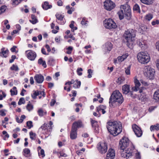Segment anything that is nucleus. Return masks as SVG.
<instances>
[{
  "instance_id": "de8ad7c7",
  "label": "nucleus",
  "mask_w": 159,
  "mask_h": 159,
  "mask_svg": "<svg viewBox=\"0 0 159 159\" xmlns=\"http://www.w3.org/2000/svg\"><path fill=\"white\" fill-rule=\"evenodd\" d=\"M139 29H141L142 31H145L147 29L146 26L144 25H142L140 26Z\"/></svg>"
},
{
  "instance_id": "e2e57ef3",
  "label": "nucleus",
  "mask_w": 159,
  "mask_h": 159,
  "mask_svg": "<svg viewBox=\"0 0 159 159\" xmlns=\"http://www.w3.org/2000/svg\"><path fill=\"white\" fill-rule=\"evenodd\" d=\"M25 116L24 115H22L20 117V120L21 122L20 123H22L23 122V120L25 119Z\"/></svg>"
},
{
  "instance_id": "a19ab883",
  "label": "nucleus",
  "mask_w": 159,
  "mask_h": 159,
  "mask_svg": "<svg viewBox=\"0 0 159 159\" xmlns=\"http://www.w3.org/2000/svg\"><path fill=\"white\" fill-rule=\"evenodd\" d=\"M26 125L28 128L30 129L31 127H33V125L32 124V121H28L26 123Z\"/></svg>"
},
{
  "instance_id": "bb28decb",
  "label": "nucleus",
  "mask_w": 159,
  "mask_h": 159,
  "mask_svg": "<svg viewBox=\"0 0 159 159\" xmlns=\"http://www.w3.org/2000/svg\"><path fill=\"white\" fill-rule=\"evenodd\" d=\"M141 2L147 5H151L154 2L153 0H140Z\"/></svg>"
},
{
  "instance_id": "a878e982",
  "label": "nucleus",
  "mask_w": 159,
  "mask_h": 159,
  "mask_svg": "<svg viewBox=\"0 0 159 159\" xmlns=\"http://www.w3.org/2000/svg\"><path fill=\"white\" fill-rule=\"evenodd\" d=\"M31 18L32 20H30V21L33 24H35L37 22L38 20L34 15H31Z\"/></svg>"
},
{
  "instance_id": "69168bd1",
  "label": "nucleus",
  "mask_w": 159,
  "mask_h": 159,
  "mask_svg": "<svg viewBox=\"0 0 159 159\" xmlns=\"http://www.w3.org/2000/svg\"><path fill=\"white\" fill-rule=\"evenodd\" d=\"M46 48L47 49V51L49 52L51 51V49L49 45L46 44L45 46Z\"/></svg>"
},
{
  "instance_id": "052dcab7",
  "label": "nucleus",
  "mask_w": 159,
  "mask_h": 159,
  "mask_svg": "<svg viewBox=\"0 0 159 159\" xmlns=\"http://www.w3.org/2000/svg\"><path fill=\"white\" fill-rule=\"evenodd\" d=\"M74 21H72L71 22V24L70 25V27L72 29L74 28Z\"/></svg>"
},
{
  "instance_id": "864d4df0",
  "label": "nucleus",
  "mask_w": 159,
  "mask_h": 159,
  "mask_svg": "<svg viewBox=\"0 0 159 159\" xmlns=\"http://www.w3.org/2000/svg\"><path fill=\"white\" fill-rule=\"evenodd\" d=\"M59 154H60V156H59V158H60L61 157H66L67 156V155L62 152H59Z\"/></svg>"
},
{
  "instance_id": "9b49d317",
  "label": "nucleus",
  "mask_w": 159,
  "mask_h": 159,
  "mask_svg": "<svg viewBox=\"0 0 159 159\" xmlns=\"http://www.w3.org/2000/svg\"><path fill=\"white\" fill-rule=\"evenodd\" d=\"M104 3L105 8L108 11H110L111 10L115 7V3L110 0H106L104 2Z\"/></svg>"
},
{
  "instance_id": "f8f14e48",
  "label": "nucleus",
  "mask_w": 159,
  "mask_h": 159,
  "mask_svg": "<svg viewBox=\"0 0 159 159\" xmlns=\"http://www.w3.org/2000/svg\"><path fill=\"white\" fill-rule=\"evenodd\" d=\"M132 128L135 134L137 137H140L142 135L143 132L141 128L136 124L132 125Z\"/></svg>"
},
{
  "instance_id": "5fc2aeb1",
  "label": "nucleus",
  "mask_w": 159,
  "mask_h": 159,
  "mask_svg": "<svg viewBox=\"0 0 159 159\" xmlns=\"http://www.w3.org/2000/svg\"><path fill=\"white\" fill-rule=\"evenodd\" d=\"M88 73L89 74L88 75V77L89 78H90L92 76L91 74V73H92V70L91 69H89L88 70Z\"/></svg>"
},
{
  "instance_id": "774afa93",
  "label": "nucleus",
  "mask_w": 159,
  "mask_h": 159,
  "mask_svg": "<svg viewBox=\"0 0 159 159\" xmlns=\"http://www.w3.org/2000/svg\"><path fill=\"white\" fill-rule=\"evenodd\" d=\"M57 5L59 6H61L62 5V2L61 0H59L57 1Z\"/></svg>"
},
{
  "instance_id": "7c9ffc66",
  "label": "nucleus",
  "mask_w": 159,
  "mask_h": 159,
  "mask_svg": "<svg viewBox=\"0 0 159 159\" xmlns=\"http://www.w3.org/2000/svg\"><path fill=\"white\" fill-rule=\"evenodd\" d=\"M10 92L11 93V96L17 95V91L16 87H13L12 89L10 90Z\"/></svg>"
},
{
  "instance_id": "dca6fc26",
  "label": "nucleus",
  "mask_w": 159,
  "mask_h": 159,
  "mask_svg": "<svg viewBox=\"0 0 159 159\" xmlns=\"http://www.w3.org/2000/svg\"><path fill=\"white\" fill-rule=\"evenodd\" d=\"M90 121L92 127L94 129L95 132L98 133L99 129L97 121L95 120H93L92 118L90 119Z\"/></svg>"
},
{
  "instance_id": "9d476101",
  "label": "nucleus",
  "mask_w": 159,
  "mask_h": 159,
  "mask_svg": "<svg viewBox=\"0 0 159 159\" xmlns=\"http://www.w3.org/2000/svg\"><path fill=\"white\" fill-rule=\"evenodd\" d=\"M97 148L101 153H105L107 151V145L105 142H100L98 144Z\"/></svg>"
},
{
  "instance_id": "0eeeda50",
  "label": "nucleus",
  "mask_w": 159,
  "mask_h": 159,
  "mask_svg": "<svg viewBox=\"0 0 159 159\" xmlns=\"http://www.w3.org/2000/svg\"><path fill=\"white\" fill-rule=\"evenodd\" d=\"M131 148H128L126 150H121V156L122 157L126 158L127 159L132 156L133 150H134V146L131 143Z\"/></svg>"
},
{
  "instance_id": "09e8293b",
  "label": "nucleus",
  "mask_w": 159,
  "mask_h": 159,
  "mask_svg": "<svg viewBox=\"0 0 159 159\" xmlns=\"http://www.w3.org/2000/svg\"><path fill=\"white\" fill-rule=\"evenodd\" d=\"M129 95H130V96L133 98H137L138 97V95L134 94L132 91H130Z\"/></svg>"
},
{
  "instance_id": "8fccbe9b",
  "label": "nucleus",
  "mask_w": 159,
  "mask_h": 159,
  "mask_svg": "<svg viewBox=\"0 0 159 159\" xmlns=\"http://www.w3.org/2000/svg\"><path fill=\"white\" fill-rule=\"evenodd\" d=\"M67 49L68 51L66 52V53L68 54H70L71 53V52L73 49V48L71 47H69L67 48Z\"/></svg>"
},
{
  "instance_id": "5701e85b",
  "label": "nucleus",
  "mask_w": 159,
  "mask_h": 159,
  "mask_svg": "<svg viewBox=\"0 0 159 159\" xmlns=\"http://www.w3.org/2000/svg\"><path fill=\"white\" fill-rule=\"evenodd\" d=\"M42 7L45 10H47L49 8L52 7V6L51 5H49L48 2H45L44 4L42 5Z\"/></svg>"
},
{
  "instance_id": "58836bf2",
  "label": "nucleus",
  "mask_w": 159,
  "mask_h": 159,
  "mask_svg": "<svg viewBox=\"0 0 159 159\" xmlns=\"http://www.w3.org/2000/svg\"><path fill=\"white\" fill-rule=\"evenodd\" d=\"M10 69L12 70L17 71L19 70L18 66L15 65H13L12 66L10 67Z\"/></svg>"
},
{
  "instance_id": "4c0bfd02",
  "label": "nucleus",
  "mask_w": 159,
  "mask_h": 159,
  "mask_svg": "<svg viewBox=\"0 0 159 159\" xmlns=\"http://www.w3.org/2000/svg\"><path fill=\"white\" fill-rule=\"evenodd\" d=\"M30 138L32 140H34L36 138V134L33 133V132L31 131L30 133Z\"/></svg>"
},
{
  "instance_id": "13d9d810",
  "label": "nucleus",
  "mask_w": 159,
  "mask_h": 159,
  "mask_svg": "<svg viewBox=\"0 0 159 159\" xmlns=\"http://www.w3.org/2000/svg\"><path fill=\"white\" fill-rule=\"evenodd\" d=\"M3 96L2 95H0V100L2 99L3 98H5L6 96V94L4 92H2Z\"/></svg>"
},
{
  "instance_id": "a18cd8bd",
  "label": "nucleus",
  "mask_w": 159,
  "mask_h": 159,
  "mask_svg": "<svg viewBox=\"0 0 159 159\" xmlns=\"http://www.w3.org/2000/svg\"><path fill=\"white\" fill-rule=\"evenodd\" d=\"M130 66H129L126 68H125V73L127 75H129L130 74Z\"/></svg>"
},
{
  "instance_id": "393cba45",
  "label": "nucleus",
  "mask_w": 159,
  "mask_h": 159,
  "mask_svg": "<svg viewBox=\"0 0 159 159\" xmlns=\"http://www.w3.org/2000/svg\"><path fill=\"white\" fill-rule=\"evenodd\" d=\"M128 56V53H125V54L123 55L122 56L119 57H118V60L119 61H123L125 59H126Z\"/></svg>"
},
{
  "instance_id": "bf43d9fd",
  "label": "nucleus",
  "mask_w": 159,
  "mask_h": 159,
  "mask_svg": "<svg viewBox=\"0 0 159 159\" xmlns=\"http://www.w3.org/2000/svg\"><path fill=\"white\" fill-rule=\"evenodd\" d=\"M74 11V8L71 7L70 9L69 10L67 11V13L69 14H71L73 11Z\"/></svg>"
},
{
  "instance_id": "1a4fd4ad",
  "label": "nucleus",
  "mask_w": 159,
  "mask_h": 159,
  "mask_svg": "<svg viewBox=\"0 0 159 159\" xmlns=\"http://www.w3.org/2000/svg\"><path fill=\"white\" fill-rule=\"evenodd\" d=\"M129 139L125 137H123L120 141L119 147L120 150L125 149L129 145Z\"/></svg>"
},
{
  "instance_id": "423d86ee",
  "label": "nucleus",
  "mask_w": 159,
  "mask_h": 159,
  "mask_svg": "<svg viewBox=\"0 0 159 159\" xmlns=\"http://www.w3.org/2000/svg\"><path fill=\"white\" fill-rule=\"evenodd\" d=\"M144 74L145 76L150 80L154 79L155 71L154 69L149 66H145L144 68Z\"/></svg>"
},
{
  "instance_id": "0e129e2a",
  "label": "nucleus",
  "mask_w": 159,
  "mask_h": 159,
  "mask_svg": "<svg viewBox=\"0 0 159 159\" xmlns=\"http://www.w3.org/2000/svg\"><path fill=\"white\" fill-rule=\"evenodd\" d=\"M16 46H13V47L11 49V50L12 52H14L16 51Z\"/></svg>"
},
{
  "instance_id": "4be33fe9",
  "label": "nucleus",
  "mask_w": 159,
  "mask_h": 159,
  "mask_svg": "<svg viewBox=\"0 0 159 159\" xmlns=\"http://www.w3.org/2000/svg\"><path fill=\"white\" fill-rule=\"evenodd\" d=\"M153 98L156 101H159V89L155 92L153 95Z\"/></svg>"
},
{
  "instance_id": "7ed1b4c3",
  "label": "nucleus",
  "mask_w": 159,
  "mask_h": 159,
  "mask_svg": "<svg viewBox=\"0 0 159 159\" xmlns=\"http://www.w3.org/2000/svg\"><path fill=\"white\" fill-rule=\"evenodd\" d=\"M120 10L118 14L120 20L123 19L124 17L128 20H130L131 18V10L130 6L127 4L122 5L120 6Z\"/></svg>"
},
{
  "instance_id": "2f4dec72",
  "label": "nucleus",
  "mask_w": 159,
  "mask_h": 159,
  "mask_svg": "<svg viewBox=\"0 0 159 159\" xmlns=\"http://www.w3.org/2000/svg\"><path fill=\"white\" fill-rule=\"evenodd\" d=\"M75 82L76 83L73 84V87L75 89L79 88L80 86L81 82L80 81H78V80H76Z\"/></svg>"
},
{
  "instance_id": "4468645a",
  "label": "nucleus",
  "mask_w": 159,
  "mask_h": 159,
  "mask_svg": "<svg viewBox=\"0 0 159 159\" xmlns=\"http://www.w3.org/2000/svg\"><path fill=\"white\" fill-rule=\"evenodd\" d=\"M134 82L135 83V86L132 88V89L133 91H137L139 90V93H141L142 91V89H141L139 88L141 84L139 80L137 79H135L134 80Z\"/></svg>"
},
{
  "instance_id": "c756f323",
  "label": "nucleus",
  "mask_w": 159,
  "mask_h": 159,
  "mask_svg": "<svg viewBox=\"0 0 159 159\" xmlns=\"http://www.w3.org/2000/svg\"><path fill=\"white\" fill-rule=\"evenodd\" d=\"M105 48L109 51H110L112 48V45L110 42H107L105 45Z\"/></svg>"
},
{
  "instance_id": "79ce46f5",
  "label": "nucleus",
  "mask_w": 159,
  "mask_h": 159,
  "mask_svg": "<svg viewBox=\"0 0 159 159\" xmlns=\"http://www.w3.org/2000/svg\"><path fill=\"white\" fill-rule=\"evenodd\" d=\"M13 4L17 5L20 3L23 0H12Z\"/></svg>"
},
{
  "instance_id": "72a5a7b5",
  "label": "nucleus",
  "mask_w": 159,
  "mask_h": 159,
  "mask_svg": "<svg viewBox=\"0 0 159 159\" xmlns=\"http://www.w3.org/2000/svg\"><path fill=\"white\" fill-rule=\"evenodd\" d=\"M133 10L138 12L140 13V10L139 6L137 4H135L134 6Z\"/></svg>"
},
{
  "instance_id": "c85d7f7f",
  "label": "nucleus",
  "mask_w": 159,
  "mask_h": 159,
  "mask_svg": "<svg viewBox=\"0 0 159 159\" xmlns=\"http://www.w3.org/2000/svg\"><path fill=\"white\" fill-rule=\"evenodd\" d=\"M23 155L26 157H28L30 156V150L28 148H25L23 150Z\"/></svg>"
},
{
  "instance_id": "c9c22d12",
  "label": "nucleus",
  "mask_w": 159,
  "mask_h": 159,
  "mask_svg": "<svg viewBox=\"0 0 159 159\" xmlns=\"http://www.w3.org/2000/svg\"><path fill=\"white\" fill-rule=\"evenodd\" d=\"M106 107L103 105H100L98 107H97V111L99 112L100 111H102L103 109H105Z\"/></svg>"
},
{
  "instance_id": "37998d69",
  "label": "nucleus",
  "mask_w": 159,
  "mask_h": 159,
  "mask_svg": "<svg viewBox=\"0 0 159 159\" xmlns=\"http://www.w3.org/2000/svg\"><path fill=\"white\" fill-rule=\"evenodd\" d=\"M25 102V99L23 98H20L18 102L19 105H21L22 104H24Z\"/></svg>"
},
{
  "instance_id": "ea45409f",
  "label": "nucleus",
  "mask_w": 159,
  "mask_h": 159,
  "mask_svg": "<svg viewBox=\"0 0 159 159\" xmlns=\"http://www.w3.org/2000/svg\"><path fill=\"white\" fill-rule=\"evenodd\" d=\"M7 7L5 6H3L0 7V14L5 11Z\"/></svg>"
},
{
  "instance_id": "2eb2a0df",
  "label": "nucleus",
  "mask_w": 159,
  "mask_h": 159,
  "mask_svg": "<svg viewBox=\"0 0 159 159\" xmlns=\"http://www.w3.org/2000/svg\"><path fill=\"white\" fill-rule=\"evenodd\" d=\"M115 156V150L111 148L109 149L107 154L106 159H113Z\"/></svg>"
},
{
  "instance_id": "603ef678",
  "label": "nucleus",
  "mask_w": 159,
  "mask_h": 159,
  "mask_svg": "<svg viewBox=\"0 0 159 159\" xmlns=\"http://www.w3.org/2000/svg\"><path fill=\"white\" fill-rule=\"evenodd\" d=\"M47 124L44 123L41 126L40 128L42 129L43 130H45L47 128Z\"/></svg>"
},
{
  "instance_id": "680f3d73",
  "label": "nucleus",
  "mask_w": 159,
  "mask_h": 159,
  "mask_svg": "<svg viewBox=\"0 0 159 159\" xmlns=\"http://www.w3.org/2000/svg\"><path fill=\"white\" fill-rule=\"evenodd\" d=\"M41 52L42 53L45 55H48V54H47L45 51V49L44 48H42L41 49Z\"/></svg>"
},
{
  "instance_id": "6ab92c4d",
  "label": "nucleus",
  "mask_w": 159,
  "mask_h": 159,
  "mask_svg": "<svg viewBox=\"0 0 159 159\" xmlns=\"http://www.w3.org/2000/svg\"><path fill=\"white\" fill-rule=\"evenodd\" d=\"M77 137V130L72 128L70 133V137L72 139H75Z\"/></svg>"
},
{
  "instance_id": "c03bdc74",
  "label": "nucleus",
  "mask_w": 159,
  "mask_h": 159,
  "mask_svg": "<svg viewBox=\"0 0 159 159\" xmlns=\"http://www.w3.org/2000/svg\"><path fill=\"white\" fill-rule=\"evenodd\" d=\"M152 18V16L151 14L147 15L145 17V19L148 20H150Z\"/></svg>"
},
{
  "instance_id": "f704fd0d",
  "label": "nucleus",
  "mask_w": 159,
  "mask_h": 159,
  "mask_svg": "<svg viewBox=\"0 0 159 159\" xmlns=\"http://www.w3.org/2000/svg\"><path fill=\"white\" fill-rule=\"evenodd\" d=\"M26 108L27 110L29 111H30L33 109V106L30 104V101L29 102V103L27 105Z\"/></svg>"
},
{
  "instance_id": "49530a36",
  "label": "nucleus",
  "mask_w": 159,
  "mask_h": 159,
  "mask_svg": "<svg viewBox=\"0 0 159 159\" xmlns=\"http://www.w3.org/2000/svg\"><path fill=\"white\" fill-rule=\"evenodd\" d=\"M39 115L40 116H42L43 115V111L42 109H39L38 111Z\"/></svg>"
},
{
  "instance_id": "6e6552de",
  "label": "nucleus",
  "mask_w": 159,
  "mask_h": 159,
  "mask_svg": "<svg viewBox=\"0 0 159 159\" xmlns=\"http://www.w3.org/2000/svg\"><path fill=\"white\" fill-rule=\"evenodd\" d=\"M104 26L107 29H111L117 27L116 24L111 19H106L103 22Z\"/></svg>"
},
{
  "instance_id": "338daca9",
  "label": "nucleus",
  "mask_w": 159,
  "mask_h": 159,
  "mask_svg": "<svg viewBox=\"0 0 159 159\" xmlns=\"http://www.w3.org/2000/svg\"><path fill=\"white\" fill-rule=\"evenodd\" d=\"M141 82L145 86H148V83L146 81H143V80H141Z\"/></svg>"
},
{
  "instance_id": "cd10ccee",
  "label": "nucleus",
  "mask_w": 159,
  "mask_h": 159,
  "mask_svg": "<svg viewBox=\"0 0 159 159\" xmlns=\"http://www.w3.org/2000/svg\"><path fill=\"white\" fill-rule=\"evenodd\" d=\"M38 63L40 65H42L44 68L46 67L47 65L45 61L43 60L42 58H41L38 60Z\"/></svg>"
},
{
  "instance_id": "4d7b16f0",
  "label": "nucleus",
  "mask_w": 159,
  "mask_h": 159,
  "mask_svg": "<svg viewBox=\"0 0 159 159\" xmlns=\"http://www.w3.org/2000/svg\"><path fill=\"white\" fill-rule=\"evenodd\" d=\"M56 101L54 99H52L51 102L50 103V106H53L54 105L55 103H56Z\"/></svg>"
},
{
  "instance_id": "f257e3e1",
  "label": "nucleus",
  "mask_w": 159,
  "mask_h": 159,
  "mask_svg": "<svg viewBox=\"0 0 159 159\" xmlns=\"http://www.w3.org/2000/svg\"><path fill=\"white\" fill-rule=\"evenodd\" d=\"M107 128L109 132L114 136H116L122 131V125L120 122L109 121L107 123Z\"/></svg>"
},
{
  "instance_id": "b1692460",
  "label": "nucleus",
  "mask_w": 159,
  "mask_h": 159,
  "mask_svg": "<svg viewBox=\"0 0 159 159\" xmlns=\"http://www.w3.org/2000/svg\"><path fill=\"white\" fill-rule=\"evenodd\" d=\"M137 44L139 47L143 49H144L146 47V44L145 43L140 40H139L137 41Z\"/></svg>"
},
{
  "instance_id": "ddd939ff",
  "label": "nucleus",
  "mask_w": 159,
  "mask_h": 159,
  "mask_svg": "<svg viewBox=\"0 0 159 159\" xmlns=\"http://www.w3.org/2000/svg\"><path fill=\"white\" fill-rule=\"evenodd\" d=\"M27 58L31 61H34L36 57V53L32 50H27L25 51Z\"/></svg>"
},
{
  "instance_id": "6e6d98bb",
  "label": "nucleus",
  "mask_w": 159,
  "mask_h": 159,
  "mask_svg": "<svg viewBox=\"0 0 159 159\" xmlns=\"http://www.w3.org/2000/svg\"><path fill=\"white\" fill-rule=\"evenodd\" d=\"M152 25H154L156 24L158 25L159 24V20H156L155 21H153L152 22Z\"/></svg>"
},
{
  "instance_id": "412c9836",
  "label": "nucleus",
  "mask_w": 159,
  "mask_h": 159,
  "mask_svg": "<svg viewBox=\"0 0 159 159\" xmlns=\"http://www.w3.org/2000/svg\"><path fill=\"white\" fill-rule=\"evenodd\" d=\"M5 48H3L1 49V52H0V56H1V54H2L3 57H7V55L8 53V49H7L5 51H4Z\"/></svg>"
},
{
  "instance_id": "3c124183",
  "label": "nucleus",
  "mask_w": 159,
  "mask_h": 159,
  "mask_svg": "<svg viewBox=\"0 0 159 159\" xmlns=\"http://www.w3.org/2000/svg\"><path fill=\"white\" fill-rule=\"evenodd\" d=\"M87 21L86 20V18L85 17H84L83 18L82 21H81V24L83 25H86V24H87Z\"/></svg>"
},
{
  "instance_id": "f03ea898",
  "label": "nucleus",
  "mask_w": 159,
  "mask_h": 159,
  "mask_svg": "<svg viewBox=\"0 0 159 159\" xmlns=\"http://www.w3.org/2000/svg\"><path fill=\"white\" fill-rule=\"evenodd\" d=\"M135 30H131L126 31L123 35L124 41L126 42L127 46L130 49H132L135 44L134 42L136 36Z\"/></svg>"
},
{
  "instance_id": "a211bd4d",
  "label": "nucleus",
  "mask_w": 159,
  "mask_h": 159,
  "mask_svg": "<svg viewBox=\"0 0 159 159\" xmlns=\"http://www.w3.org/2000/svg\"><path fill=\"white\" fill-rule=\"evenodd\" d=\"M82 127H83L82 122L81 121L79 120L75 122L73 124L72 128H74L77 130V128H79Z\"/></svg>"
},
{
  "instance_id": "f3484780",
  "label": "nucleus",
  "mask_w": 159,
  "mask_h": 159,
  "mask_svg": "<svg viewBox=\"0 0 159 159\" xmlns=\"http://www.w3.org/2000/svg\"><path fill=\"white\" fill-rule=\"evenodd\" d=\"M34 78L35 81L38 84L42 83L44 80L43 76L40 74L36 75Z\"/></svg>"
},
{
  "instance_id": "39448f33",
  "label": "nucleus",
  "mask_w": 159,
  "mask_h": 159,
  "mask_svg": "<svg viewBox=\"0 0 159 159\" xmlns=\"http://www.w3.org/2000/svg\"><path fill=\"white\" fill-rule=\"evenodd\" d=\"M137 57L138 61L141 64H147L150 61V58L149 55L143 52L139 53Z\"/></svg>"
},
{
  "instance_id": "473e14b6",
  "label": "nucleus",
  "mask_w": 159,
  "mask_h": 159,
  "mask_svg": "<svg viewBox=\"0 0 159 159\" xmlns=\"http://www.w3.org/2000/svg\"><path fill=\"white\" fill-rule=\"evenodd\" d=\"M33 92V94L31 95V96L33 99H35L36 98V97L39 95V91H34Z\"/></svg>"
},
{
  "instance_id": "e433bc0d",
  "label": "nucleus",
  "mask_w": 159,
  "mask_h": 159,
  "mask_svg": "<svg viewBox=\"0 0 159 159\" xmlns=\"http://www.w3.org/2000/svg\"><path fill=\"white\" fill-rule=\"evenodd\" d=\"M56 16L58 20H60L61 21L63 20V19L64 17V16L58 13L56 14Z\"/></svg>"
},
{
  "instance_id": "aec40b11",
  "label": "nucleus",
  "mask_w": 159,
  "mask_h": 159,
  "mask_svg": "<svg viewBox=\"0 0 159 159\" xmlns=\"http://www.w3.org/2000/svg\"><path fill=\"white\" fill-rule=\"evenodd\" d=\"M129 86L128 85H125L122 86V90L123 93L125 94H127L129 91Z\"/></svg>"
},
{
  "instance_id": "20e7f679",
  "label": "nucleus",
  "mask_w": 159,
  "mask_h": 159,
  "mask_svg": "<svg viewBox=\"0 0 159 159\" xmlns=\"http://www.w3.org/2000/svg\"><path fill=\"white\" fill-rule=\"evenodd\" d=\"M124 101L122 94L118 90H116L113 92L109 99V103L110 106H113V104L115 102H117L121 104Z\"/></svg>"
}]
</instances>
